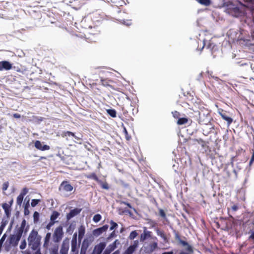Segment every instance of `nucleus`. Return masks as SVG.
<instances>
[{
	"mask_svg": "<svg viewBox=\"0 0 254 254\" xmlns=\"http://www.w3.org/2000/svg\"><path fill=\"white\" fill-rule=\"evenodd\" d=\"M55 223L53 222L50 221V222L47 225V228L48 229H50V228Z\"/></svg>",
	"mask_w": 254,
	"mask_h": 254,
	"instance_id": "79ce46f5",
	"label": "nucleus"
},
{
	"mask_svg": "<svg viewBox=\"0 0 254 254\" xmlns=\"http://www.w3.org/2000/svg\"><path fill=\"white\" fill-rule=\"evenodd\" d=\"M41 239L36 231L32 230L30 232L28 238V254H42L40 252Z\"/></svg>",
	"mask_w": 254,
	"mask_h": 254,
	"instance_id": "f257e3e1",
	"label": "nucleus"
},
{
	"mask_svg": "<svg viewBox=\"0 0 254 254\" xmlns=\"http://www.w3.org/2000/svg\"><path fill=\"white\" fill-rule=\"evenodd\" d=\"M111 224V227H110V230H113V229L116 228L118 227V224L114 222L113 221H111L110 222Z\"/></svg>",
	"mask_w": 254,
	"mask_h": 254,
	"instance_id": "72a5a7b5",
	"label": "nucleus"
},
{
	"mask_svg": "<svg viewBox=\"0 0 254 254\" xmlns=\"http://www.w3.org/2000/svg\"><path fill=\"white\" fill-rule=\"evenodd\" d=\"M121 203H122V204H124L126 205H127V206L129 208L132 209V210H133L134 212H136L135 209L134 208H132V207H131V205H130L129 203H127V202H125V201H122V202H121Z\"/></svg>",
	"mask_w": 254,
	"mask_h": 254,
	"instance_id": "58836bf2",
	"label": "nucleus"
},
{
	"mask_svg": "<svg viewBox=\"0 0 254 254\" xmlns=\"http://www.w3.org/2000/svg\"><path fill=\"white\" fill-rule=\"evenodd\" d=\"M160 235H161V236H163V234H160Z\"/></svg>",
	"mask_w": 254,
	"mask_h": 254,
	"instance_id": "338daca9",
	"label": "nucleus"
},
{
	"mask_svg": "<svg viewBox=\"0 0 254 254\" xmlns=\"http://www.w3.org/2000/svg\"><path fill=\"white\" fill-rule=\"evenodd\" d=\"M12 202H13V201H12V200H11V201L9 202V203H8V204H10V203H11V204H12Z\"/></svg>",
	"mask_w": 254,
	"mask_h": 254,
	"instance_id": "e2e57ef3",
	"label": "nucleus"
},
{
	"mask_svg": "<svg viewBox=\"0 0 254 254\" xmlns=\"http://www.w3.org/2000/svg\"><path fill=\"white\" fill-rule=\"evenodd\" d=\"M173 116L175 119H179V117L180 116V114L179 112L177 111H175L172 112Z\"/></svg>",
	"mask_w": 254,
	"mask_h": 254,
	"instance_id": "f704fd0d",
	"label": "nucleus"
},
{
	"mask_svg": "<svg viewBox=\"0 0 254 254\" xmlns=\"http://www.w3.org/2000/svg\"><path fill=\"white\" fill-rule=\"evenodd\" d=\"M239 8H238V7H235V8H234V11H239Z\"/></svg>",
	"mask_w": 254,
	"mask_h": 254,
	"instance_id": "4d7b16f0",
	"label": "nucleus"
},
{
	"mask_svg": "<svg viewBox=\"0 0 254 254\" xmlns=\"http://www.w3.org/2000/svg\"><path fill=\"white\" fill-rule=\"evenodd\" d=\"M72 184L68 181H64L59 187V190H73Z\"/></svg>",
	"mask_w": 254,
	"mask_h": 254,
	"instance_id": "20e7f679",
	"label": "nucleus"
},
{
	"mask_svg": "<svg viewBox=\"0 0 254 254\" xmlns=\"http://www.w3.org/2000/svg\"><path fill=\"white\" fill-rule=\"evenodd\" d=\"M199 144H201L202 145V146H204V145L205 144V142L204 141L201 139V138H199L198 139H195V140Z\"/></svg>",
	"mask_w": 254,
	"mask_h": 254,
	"instance_id": "4c0bfd02",
	"label": "nucleus"
},
{
	"mask_svg": "<svg viewBox=\"0 0 254 254\" xmlns=\"http://www.w3.org/2000/svg\"><path fill=\"white\" fill-rule=\"evenodd\" d=\"M85 227L83 226H80L78 228V240L79 241H80L83 238L85 234Z\"/></svg>",
	"mask_w": 254,
	"mask_h": 254,
	"instance_id": "2eb2a0df",
	"label": "nucleus"
},
{
	"mask_svg": "<svg viewBox=\"0 0 254 254\" xmlns=\"http://www.w3.org/2000/svg\"><path fill=\"white\" fill-rule=\"evenodd\" d=\"M182 244L183 246L186 247V249L187 251L191 252V247L190 245H189L187 242L185 241H182Z\"/></svg>",
	"mask_w": 254,
	"mask_h": 254,
	"instance_id": "473e14b6",
	"label": "nucleus"
},
{
	"mask_svg": "<svg viewBox=\"0 0 254 254\" xmlns=\"http://www.w3.org/2000/svg\"><path fill=\"white\" fill-rule=\"evenodd\" d=\"M97 182L98 185H100L101 189L104 190H108L109 189V184L106 181H102L99 179Z\"/></svg>",
	"mask_w": 254,
	"mask_h": 254,
	"instance_id": "4468645a",
	"label": "nucleus"
},
{
	"mask_svg": "<svg viewBox=\"0 0 254 254\" xmlns=\"http://www.w3.org/2000/svg\"><path fill=\"white\" fill-rule=\"evenodd\" d=\"M134 251L132 247H129L123 254H132Z\"/></svg>",
	"mask_w": 254,
	"mask_h": 254,
	"instance_id": "cd10ccee",
	"label": "nucleus"
},
{
	"mask_svg": "<svg viewBox=\"0 0 254 254\" xmlns=\"http://www.w3.org/2000/svg\"><path fill=\"white\" fill-rule=\"evenodd\" d=\"M11 203L8 204L7 203H4L2 204V207L4 209L5 214L7 217H8L10 214L11 212Z\"/></svg>",
	"mask_w": 254,
	"mask_h": 254,
	"instance_id": "ddd939ff",
	"label": "nucleus"
},
{
	"mask_svg": "<svg viewBox=\"0 0 254 254\" xmlns=\"http://www.w3.org/2000/svg\"><path fill=\"white\" fill-rule=\"evenodd\" d=\"M162 254H173V252H166V253H163Z\"/></svg>",
	"mask_w": 254,
	"mask_h": 254,
	"instance_id": "3c124183",
	"label": "nucleus"
},
{
	"mask_svg": "<svg viewBox=\"0 0 254 254\" xmlns=\"http://www.w3.org/2000/svg\"><path fill=\"white\" fill-rule=\"evenodd\" d=\"M100 80L101 84L103 86L108 87L110 89L115 90V88L114 87V84L115 82L113 80L103 78H101Z\"/></svg>",
	"mask_w": 254,
	"mask_h": 254,
	"instance_id": "39448f33",
	"label": "nucleus"
},
{
	"mask_svg": "<svg viewBox=\"0 0 254 254\" xmlns=\"http://www.w3.org/2000/svg\"><path fill=\"white\" fill-rule=\"evenodd\" d=\"M26 242L25 240H24L23 242H21L20 245V248L21 250H23L26 248Z\"/></svg>",
	"mask_w": 254,
	"mask_h": 254,
	"instance_id": "e433bc0d",
	"label": "nucleus"
},
{
	"mask_svg": "<svg viewBox=\"0 0 254 254\" xmlns=\"http://www.w3.org/2000/svg\"><path fill=\"white\" fill-rule=\"evenodd\" d=\"M252 11L253 14L254 15V7L252 8Z\"/></svg>",
	"mask_w": 254,
	"mask_h": 254,
	"instance_id": "13d9d810",
	"label": "nucleus"
},
{
	"mask_svg": "<svg viewBox=\"0 0 254 254\" xmlns=\"http://www.w3.org/2000/svg\"><path fill=\"white\" fill-rule=\"evenodd\" d=\"M154 246L155 247H157V244L156 243H155L154 245Z\"/></svg>",
	"mask_w": 254,
	"mask_h": 254,
	"instance_id": "0e129e2a",
	"label": "nucleus"
},
{
	"mask_svg": "<svg viewBox=\"0 0 254 254\" xmlns=\"http://www.w3.org/2000/svg\"><path fill=\"white\" fill-rule=\"evenodd\" d=\"M137 235L138 234H137V232L135 231H132L130 233V235L129 236V238L130 240H133L137 236Z\"/></svg>",
	"mask_w": 254,
	"mask_h": 254,
	"instance_id": "c85d7f7f",
	"label": "nucleus"
},
{
	"mask_svg": "<svg viewBox=\"0 0 254 254\" xmlns=\"http://www.w3.org/2000/svg\"><path fill=\"white\" fill-rule=\"evenodd\" d=\"M79 212V211L77 209H73L71 210L70 212L67 214V219H70L71 218L76 215Z\"/></svg>",
	"mask_w": 254,
	"mask_h": 254,
	"instance_id": "f3484780",
	"label": "nucleus"
},
{
	"mask_svg": "<svg viewBox=\"0 0 254 254\" xmlns=\"http://www.w3.org/2000/svg\"><path fill=\"white\" fill-rule=\"evenodd\" d=\"M101 219V216L100 214H96L93 217V220L95 222H98Z\"/></svg>",
	"mask_w": 254,
	"mask_h": 254,
	"instance_id": "7c9ffc66",
	"label": "nucleus"
},
{
	"mask_svg": "<svg viewBox=\"0 0 254 254\" xmlns=\"http://www.w3.org/2000/svg\"><path fill=\"white\" fill-rule=\"evenodd\" d=\"M159 213H160V216H161L162 217H165V213L163 210H160L159 211Z\"/></svg>",
	"mask_w": 254,
	"mask_h": 254,
	"instance_id": "a18cd8bd",
	"label": "nucleus"
},
{
	"mask_svg": "<svg viewBox=\"0 0 254 254\" xmlns=\"http://www.w3.org/2000/svg\"><path fill=\"white\" fill-rule=\"evenodd\" d=\"M188 122V119L186 118H179L177 121V124L182 125L187 124Z\"/></svg>",
	"mask_w": 254,
	"mask_h": 254,
	"instance_id": "5701e85b",
	"label": "nucleus"
},
{
	"mask_svg": "<svg viewBox=\"0 0 254 254\" xmlns=\"http://www.w3.org/2000/svg\"><path fill=\"white\" fill-rule=\"evenodd\" d=\"M26 194V193H24L23 194L21 193L19 194L18 197H17L16 200V203L18 205H20L22 203V202L23 201L24 195Z\"/></svg>",
	"mask_w": 254,
	"mask_h": 254,
	"instance_id": "393cba45",
	"label": "nucleus"
},
{
	"mask_svg": "<svg viewBox=\"0 0 254 254\" xmlns=\"http://www.w3.org/2000/svg\"><path fill=\"white\" fill-rule=\"evenodd\" d=\"M219 114L221 116L222 118L227 122L228 125H230L233 122L232 118L229 117L227 115V113L224 110H222L221 112H219Z\"/></svg>",
	"mask_w": 254,
	"mask_h": 254,
	"instance_id": "9b49d317",
	"label": "nucleus"
},
{
	"mask_svg": "<svg viewBox=\"0 0 254 254\" xmlns=\"http://www.w3.org/2000/svg\"><path fill=\"white\" fill-rule=\"evenodd\" d=\"M150 236V232L149 231H146V229H145L143 233L140 236V240L141 241H144L146 238L149 237Z\"/></svg>",
	"mask_w": 254,
	"mask_h": 254,
	"instance_id": "6ab92c4d",
	"label": "nucleus"
},
{
	"mask_svg": "<svg viewBox=\"0 0 254 254\" xmlns=\"http://www.w3.org/2000/svg\"><path fill=\"white\" fill-rule=\"evenodd\" d=\"M92 254H94L92 253Z\"/></svg>",
	"mask_w": 254,
	"mask_h": 254,
	"instance_id": "774afa93",
	"label": "nucleus"
},
{
	"mask_svg": "<svg viewBox=\"0 0 254 254\" xmlns=\"http://www.w3.org/2000/svg\"><path fill=\"white\" fill-rule=\"evenodd\" d=\"M63 227L61 226L57 227L53 235L54 241L56 242L60 241L63 238Z\"/></svg>",
	"mask_w": 254,
	"mask_h": 254,
	"instance_id": "7ed1b4c3",
	"label": "nucleus"
},
{
	"mask_svg": "<svg viewBox=\"0 0 254 254\" xmlns=\"http://www.w3.org/2000/svg\"><path fill=\"white\" fill-rule=\"evenodd\" d=\"M12 68V64L9 62L3 61L0 62V71L5 70H8Z\"/></svg>",
	"mask_w": 254,
	"mask_h": 254,
	"instance_id": "0eeeda50",
	"label": "nucleus"
},
{
	"mask_svg": "<svg viewBox=\"0 0 254 254\" xmlns=\"http://www.w3.org/2000/svg\"><path fill=\"white\" fill-rule=\"evenodd\" d=\"M250 238L254 240V232L252 233L251 235Z\"/></svg>",
	"mask_w": 254,
	"mask_h": 254,
	"instance_id": "8fccbe9b",
	"label": "nucleus"
},
{
	"mask_svg": "<svg viewBox=\"0 0 254 254\" xmlns=\"http://www.w3.org/2000/svg\"><path fill=\"white\" fill-rule=\"evenodd\" d=\"M58 247L57 246H55L51 250H50L51 254H58Z\"/></svg>",
	"mask_w": 254,
	"mask_h": 254,
	"instance_id": "c756f323",
	"label": "nucleus"
},
{
	"mask_svg": "<svg viewBox=\"0 0 254 254\" xmlns=\"http://www.w3.org/2000/svg\"><path fill=\"white\" fill-rule=\"evenodd\" d=\"M71 242L76 243L77 242V234L75 233L73 235L71 240Z\"/></svg>",
	"mask_w": 254,
	"mask_h": 254,
	"instance_id": "ea45409f",
	"label": "nucleus"
},
{
	"mask_svg": "<svg viewBox=\"0 0 254 254\" xmlns=\"http://www.w3.org/2000/svg\"><path fill=\"white\" fill-rule=\"evenodd\" d=\"M48 235H49V234H47V236H46V239H45V243H46L47 241H48ZM45 244H46V243H45L44 246L45 245Z\"/></svg>",
	"mask_w": 254,
	"mask_h": 254,
	"instance_id": "6e6d98bb",
	"label": "nucleus"
},
{
	"mask_svg": "<svg viewBox=\"0 0 254 254\" xmlns=\"http://www.w3.org/2000/svg\"><path fill=\"white\" fill-rule=\"evenodd\" d=\"M23 231L21 229L17 230L13 235H11L5 242L3 247L6 252H8L17 245L18 242L20 239Z\"/></svg>",
	"mask_w": 254,
	"mask_h": 254,
	"instance_id": "f03ea898",
	"label": "nucleus"
},
{
	"mask_svg": "<svg viewBox=\"0 0 254 254\" xmlns=\"http://www.w3.org/2000/svg\"><path fill=\"white\" fill-rule=\"evenodd\" d=\"M107 112L113 118H115L117 116V112L115 109H108L107 110Z\"/></svg>",
	"mask_w": 254,
	"mask_h": 254,
	"instance_id": "b1692460",
	"label": "nucleus"
},
{
	"mask_svg": "<svg viewBox=\"0 0 254 254\" xmlns=\"http://www.w3.org/2000/svg\"><path fill=\"white\" fill-rule=\"evenodd\" d=\"M2 125H0V132H1V130L2 129Z\"/></svg>",
	"mask_w": 254,
	"mask_h": 254,
	"instance_id": "bf43d9fd",
	"label": "nucleus"
},
{
	"mask_svg": "<svg viewBox=\"0 0 254 254\" xmlns=\"http://www.w3.org/2000/svg\"><path fill=\"white\" fill-rule=\"evenodd\" d=\"M61 136L63 138H66V140H67V137H73L77 140L79 139V138L77 137L75 135L74 133L69 131H63L61 134Z\"/></svg>",
	"mask_w": 254,
	"mask_h": 254,
	"instance_id": "f8f14e48",
	"label": "nucleus"
},
{
	"mask_svg": "<svg viewBox=\"0 0 254 254\" xmlns=\"http://www.w3.org/2000/svg\"><path fill=\"white\" fill-rule=\"evenodd\" d=\"M22 190L25 191V190H28L26 188H23Z\"/></svg>",
	"mask_w": 254,
	"mask_h": 254,
	"instance_id": "052dcab7",
	"label": "nucleus"
},
{
	"mask_svg": "<svg viewBox=\"0 0 254 254\" xmlns=\"http://www.w3.org/2000/svg\"><path fill=\"white\" fill-rule=\"evenodd\" d=\"M111 252L109 251V250H108L107 249L105 250V251L104 252L103 254H110Z\"/></svg>",
	"mask_w": 254,
	"mask_h": 254,
	"instance_id": "09e8293b",
	"label": "nucleus"
},
{
	"mask_svg": "<svg viewBox=\"0 0 254 254\" xmlns=\"http://www.w3.org/2000/svg\"><path fill=\"white\" fill-rule=\"evenodd\" d=\"M246 1L247 2H254V0H246Z\"/></svg>",
	"mask_w": 254,
	"mask_h": 254,
	"instance_id": "603ef678",
	"label": "nucleus"
},
{
	"mask_svg": "<svg viewBox=\"0 0 254 254\" xmlns=\"http://www.w3.org/2000/svg\"><path fill=\"white\" fill-rule=\"evenodd\" d=\"M88 246V244L84 241L81 246L80 254H86Z\"/></svg>",
	"mask_w": 254,
	"mask_h": 254,
	"instance_id": "a211bd4d",
	"label": "nucleus"
},
{
	"mask_svg": "<svg viewBox=\"0 0 254 254\" xmlns=\"http://www.w3.org/2000/svg\"><path fill=\"white\" fill-rule=\"evenodd\" d=\"M46 159V157H40V159Z\"/></svg>",
	"mask_w": 254,
	"mask_h": 254,
	"instance_id": "680f3d73",
	"label": "nucleus"
},
{
	"mask_svg": "<svg viewBox=\"0 0 254 254\" xmlns=\"http://www.w3.org/2000/svg\"><path fill=\"white\" fill-rule=\"evenodd\" d=\"M204 46H205L207 49H210V50H213L215 47V45L214 43L212 42L211 41H209L207 43L204 44Z\"/></svg>",
	"mask_w": 254,
	"mask_h": 254,
	"instance_id": "4be33fe9",
	"label": "nucleus"
},
{
	"mask_svg": "<svg viewBox=\"0 0 254 254\" xmlns=\"http://www.w3.org/2000/svg\"><path fill=\"white\" fill-rule=\"evenodd\" d=\"M40 201L39 199H33L31 201V205L32 207H35Z\"/></svg>",
	"mask_w": 254,
	"mask_h": 254,
	"instance_id": "2f4dec72",
	"label": "nucleus"
},
{
	"mask_svg": "<svg viewBox=\"0 0 254 254\" xmlns=\"http://www.w3.org/2000/svg\"><path fill=\"white\" fill-rule=\"evenodd\" d=\"M13 117L16 119H19L21 118V115L18 113H15L13 115Z\"/></svg>",
	"mask_w": 254,
	"mask_h": 254,
	"instance_id": "c03bdc74",
	"label": "nucleus"
},
{
	"mask_svg": "<svg viewBox=\"0 0 254 254\" xmlns=\"http://www.w3.org/2000/svg\"><path fill=\"white\" fill-rule=\"evenodd\" d=\"M60 215V213L57 211H54L51 216L50 220L51 221L53 222L54 223L57 221L56 220L58 218Z\"/></svg>",
	"mask_w": 254,
	"mask_h": 254,
	"instance_id": "412c9836",
	"label": "nucleus"
},
{
	"mask_svg": "<svg viewBox=\"0 0 254 254\" xmlns=\"http://www.w3.org/2000/svg\"><path fill=\"white\" fill-rule=\"evenodd\" d=\"M86 178L88 179H93V180L96 181V182H97L99 180L97 176L96 175V174L95 173H92L91 174H90L87 175Z\"/></svg>",
	"mask_w": 254,
	"mask_h": 254,
	"instance_id": "a878e982",
	"label": "nucleus"
},
{
	"mask_svg": "<svg viewBox=\"0 0 254 254\" xmlns=\"http://www.w3.org/2000/svg\"><path fill=\"white\" fill-rule=\"evenodd\" d=\"M120 254V252L119 251H116V252H115L113 254Z\"/></svg>",
	"mask_w": 254,
	"mask_h": 254,
	"instance_id": "5fc2aeb1",
	"label": "nucleus"
},
{
	"mask_svg": "<svg viewBox=\"0 0 254 254\" xmlns=\"http://www.w3.org/2000/svg\"><path fill=\"white\" fill-rule=\"evenodd\" d=\"M29 214V211L27 206H25L24 208V214L25 215H28Z\"/></svg>",
	"mask_w": 254,
	"mask_h": 254,
	"instance_id": "37998d69",
	"label": "nucleus"
},
{
	"mask_svg": "<svg viewBox=\"0 0 254 254\" xmlns=\"http://www.w3.org/2000/svg\"><path fill=\"white\" fill-rule=\"evenodd\" d=\"M108 228V226L107 225H105L103 227L97 228L94 230L93 232V234L95 236H99L101 234H102L103 232L106 231Z\"/></svg>",
	"mask_w": 254,
	"mask_h": 254,
	"instance_id": "1a4fd4ad",
	"label": "nucleus"
},
{
	"mask_svg": "<svg viewBox=\"0 0 254 254\" xmlns=\"http://www.w3.org/2000/svg\"><path fill=\"white\" fill-rule=\"evenodd\" d=\"M39 213L38 212L35 211L33 214L34 222L35 223H37L39 221Z\"/></svg>",
	"mask_w": 254,
	"mask_h": 254,
	"instance_id": "bb28decb",
	"label": "nucleus"
},
{
	"mask_svg": "<svg viewBox=\"0 0 254 254\" xmlns=\"http://www.w3.org/2000/svg\"><path fill=\"white\" fill-rule=\"evenodd\" d=\"M125 132H126V133H127V130H126V128H125Z\"/></svg>",
	"mask_w": 254,
	"mask_h": 254,
	"instance_id": "69168bd1",
	"label": "nucleus"
},
{
	"mask_svg": "<svg viewBox=\"0 0 254 254\" xmlns=\"http://www.w3.org/2000/svg\"><path fill=\"white\" fill-rule=\"evenodd\" d=\"M232 209L234 211H237L238 209V207L237 205H234L232 207Z\"/></svg>",
	"mask_w": 254,
	"mask_h": 254,
	"instance_id": "49530a36",
	"label": "nucleus"
},
{
	"mask_svg": "<svg viewBox=\"0 0 254 254\" xmlns=\"http://www.w3.org/2000/svg\"><path fill=\"white\" fill-rule=\"evenodd\" d=\"M69 249V241L64 240L63 241L60 253L61 254H67Z\"/></svg>",
	"mask_w": 254,
	"mask_h": 254,
	"instance_id": "9d476101",
	"label": "nucleus"
},
{
	"mask_svg": "<svg viewBox=\"0 0 254 254\" xmlns=\"http://www.w3.org/2000/svg\"><path fill=\"white\" fill-rule=\"evenodd\" d=\"M120 244V242L119 240H116L115 241L114 243L110 244L107 248L108 250H109L110 252H112L113 251H114L117 247V245H119Z\"/></svg>",
	"mask_w": 254,
	"mask_h": 254,
	"instance_id": "dca6fc26",
	"label": "nucleus"
},
{
	"mask_svg": "<svg viewBox=\"0 0 254 254\" xmlns=\"http://www.w3.org/2000/svg\"><path fill=\"white\" fill-rule=\"evenodd\" d=\"M192 252V249H191V252L188 251V252H186L183 251V252H181V254H191Z\"/></svg>",
	"mask_w": 254,
	"mask_h": 254,
	"instance_id": "de8ad7c7",
	"label": "nucleus"
},
{
	"mask_svg": "<svg viewBox=\"0 0 254 254\" xmlns=\"http://www.w3.org/2000/svg\"><path fill=\"white\" fill-rule=\"evenodd\" d=\"M138 244V241H134L133 242V245H131L130 247H132V248L135 250L136 248L137 247Z\"/></svg>",
	"mask_w": 254,
	"mask_h": 254,
	"instance_id": "a19ab883",
	"label": "nucleus"
},
{
	"mask_svg": "<svg viewBox=\"0 0 254 254\" xmlns=\"http://www.w3.org/2000/svg\"><path fill=\"white\" fill-rule=\"evenodd\" d=\"M106 246L105 242H102L96 245L93 250L94 254H101L102 252Z\"/></svg>",
	"mask_w": 254,
	"mask_h": 254,
	"instance_id": "423d86ee",
	"label": "nucleus"
},
{
	"mask_svg": "<svg viewBox=\"0 0 254 254\" xmlns=\"http://www.w3.org/2000/svg\"><path fill=\"white\" fill-rule=\"evenodd\" d=\"M114 235H115V232H113L111 234V235H110V237H114Z\"/></svg>",
	"mask_w": 254,
	"mask_h": 254,
	"instance_id": "864d4df0",
	"label": "nucleus"
},
{
	"mask_svg": "<svg viewBox=\"0 0 254 254\" xmlns=\"http://www.w3.org/2000/svg\"><path fill=\"white\" fill-rule=\"evenodd\" d=\"M35 147L38 150L45 151L48 150L50 147L48 145H42V143L39 140H36L34 143Z\"/></svg>",
	"mask_w": 254,
	"mask_h": 254,
	"instance_id": "6e6552de",
	"label": "nucleus"
},
{
	"mask_svg": "<svg viewBox=\"0 0 254 254\" xmlns=\"http://www.w3.org/2000/svg\"><path fill=\"white\" fill-rule=\"evenodd\" d=\"M9 183L8 182H4L2 185V190H6L8 187Z\"/></svg>",
	"mask_w": 254,
	"mask_h": 254,
	"instance_id": "c9c22d12",
	"label": "nucleus"
},
{
	"mask_svg": "<svg viewBox=\"0 0 254 254\" xmlns=\"http://www.w3.org/2000/svg\"><path fill=\"white\" fill-rule=\"evenodd\" d=\"M78 246L77 242H71V253L72 254H77Z\"/></svg>",
	"mask_w": 254,
	"mask_h": 254,
	"instance_id": "aec40b11",
	"label": "nucleus"
}]
</instances>
